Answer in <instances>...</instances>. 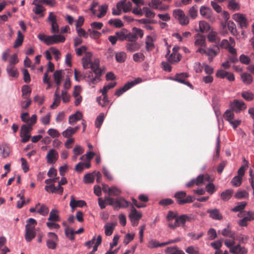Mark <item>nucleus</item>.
<instances>
[{"instance_id": "obj_20", "label": "nucleus", "mask_w": 254, "mask_h": 254, "mask_svg": "<svg viewBox=\"0 0 254 254\" xmlns=\"http://www.w3.org/2000/svg\"><path fill=\"white\" fill-rule=\"evenodd\" d=\"M79 129V127H68L66 130L62 132L63 136L66 138H69L75 133Z\"/></svg>"}, {"instance_id": "obj_5", "label": "nucleus", "mask_w": 254, "mask_h": 254, "mask_svg": "<svg viewBox=\"0 0 254 254\" xmlns=\"http://www.w3.org/2000/svg\"><path fill=\"white\" fill-rule=\"evenodd\" d=\"M230 108L236 113H239L246 109L247 105L246 103L243 101L238 99H234L233 101L231 102L229 104Z\"/></svg>"}, {"instance_id": "obj_40", "label": "nucleus", "mask_w": 254, "mask_h": 254, "mask_svg": "<svg viewBox=\"0 0 254 254\" xmlns=\"http://www.w3.org/2000/svg\"><path fill=\"white\" fill-rule=\"evenodd\" d=\"M247 204V202L242 201L238 202L237 205L232 209V211L237 212L244 210Z\"/></svg>"}, {"instance_id": "obj_24", "label": "nucleus", "mask_w": 254, "mask_h": 254, "mask_svg": "<svg viewBox=\"0 0 254 254\" xmlns=\"http://www.w3.org/2000/svg\"><path fill=\"white\" fill-rule=\"evenodd\" d=\"M6 71L10 76L15 78H17L18 76V72L13 65H8L6 67Z\"/></svg>"}, {"instance_id": "obj_33", "label": "nucleus", "mask_w": 254, "mask_h": 254, "mask_svg": "<svg viewBox=\"0 0 254 254\" xmlns=\"http://www.w3.org/2000/svg\"><path fill=\"white\" fill-rule=\"evenodd\" d=\"M234 112L235 111H233L231 108L227 110L224 114V118L229 122L231 120H234L235 117Z\"/></svg>"}, {"instance_id": "obj_38", "label": "nucleus", "mask_w": 254, "mask_h": 254, "mask_svg": "<svg viewBox=\"0 0 254 254\" xmlns=\"http://www.w3.org/2000/svg\"><path fill=\"white\" fill-rule=\"evenodd\" d=\"M180 60V56L178 53H172L168 58V61L172 64L178 63Z\"/></svg>"}, {"instance_id": "obj_27", "label": "nucleus", "mask_w": 254, "mask_h": 254, "mask_svg": "<svg viewBox=\"0 0 254 254\" xmlns=\"http://www.w3.org/2000/svg\"><path fill=\"white\" fill-rule=\"evenodd\" d=\"M221 234L223 236L229 237L234 240L235 238V233L231 231L229 225L222 230Z\"/></svg>"}, {"instance_id": "obj_12", "label": "nucleus", "mask_w": 254, "mask_h": 254, "mask_svg": "<svg viewBox=\"0 0 254 254\" xmlns=\"http://www.w3.org/2000/svg\"><path fill=\"white\" fill-rule=\"evenodd\" d=\"M219 47L218 45H215L211 48H207L206 55L208 57V61L211 62L213 58L219 53Z\"/></svg>"}, {"instance_id": "obj_30", "label": "nucleus", "mask_w": 254, "mask_h": 254, "mask_svg": "<svg viewBox=\"0 0 254 254\" xmlns=\"http://www.w3.org/2000/svg\"><path fill=\"white\" fill-rule=\"evenodd\" d=\"M241 96L247 101H251L254 99V94L250 91H243Z\"/></svg>"}, {"instance_id": "obj_56", "label": "nucleus", "mask_w": 254, "mask_h": 254, "mask_svg": "<svg viewBox=\"0 0 254 254\" xmlns=\"http://www.w3.org/2000/svg\"><path fill=\"white\" fill-rule=\"evenodd\" d=\"M109 24L111 25H114L116 27L120 28L123 26L124 24L122 21L119 19H110L109 22Z\"/></svg>"}, {"instance_id": "obj_28", "label": "nucleus", "mask_w": 254, "mask_h": 254, "mask_svg": "<svg viewBox=\"0 0 254 254\" xmlns=\"http://www.w3.org/2000/svg\"><path fill=\"white\" fill-rule=\"evenodd\" d=\"M153 42L154 40L153 38L150 36H147L145 42L146 49L147 51H151L154 49V44Z\"/></svg>"}, {"instance_id": "obj_17", "label": "nucleus", "mask_w": 254, "mask_h": 254, "mask_svg": "<svg viewBox=\"0 0 254 254\" xmlns=\"http://www.w3.org/2000/svg\"><path fill=\"white\" fill-rule=\"evenodd\" d=\"M70 198L71 200L69 205L72 210H74L77 207H82L86 205V203L84 200H75L73 195H71Z\"/></svg>"}, {"instance_id": "obj_46", "label": "nucleus", "mask_w": 254, "mask_h": 254, "mask_svg": "<svg viewBox=\"0 0 254 254\" xmlns=\"http://www.w3.org/2000/svg\"><path fill=\"white\" fill-rule=\"evenodd\" d=\"M228 7L229 9L233 11L238 10L240 8L239 4L236 1V0H233L229 2Z\"/></svg>"}, {"instance_id": "obj_54", "label": "nucleus", "mask_w": 254, "mask_h": 254, "mask_svg": "<svg viewBox=\"0 0 254 254\" xmlns=\"http://www.w3.org/2000/svg\"><path fill=\"white\" fill-rule=\"evenodd\" d=\"M242 182V178L238 176L234 177L231 181V183L235 187H239L241 185Z\"/></svg>"}, {"instance_id": "obj_55", "label": "nucleus", "mask_w": 254, "mask_h": 254, "mask_svg": "<svg viewBox=\"0 0 254 254\" xmlns=\"http://www.w3.org/2000/svg\"><path fill=\"white\" fill-rule=\"evenodd\" d=\"M32 130V127L28 125H23L21 127L20 134H29Z\"/></svg>"}, {"instance_id": "obj_50", "label": "nucleus", "mask_w": 254, "mask_h": 254, "mask_svg": "<svg viewBox=\"0 0 254 254\" xmlns=\"http://www.w3.org/2000/svg\"><path fill=\"white\" fill-rule=\"evenodd\" d=\"M22 97L27 99V95H29L31 92V89L28 85H24L22 87Z\"/></svg>"}, {"instance_id": "obj_15", "label": "nucleus", "mask_w": 254, "mask_h": 254, "mask_svg": "<svg viewBox=\"0 0 254 254\" xmlns=\"http://www.w3.org/2000/svg\"><path fill=\"white\" fill-rule=\"evenodd\" d=\"M92 72H93L95 74H97V77H101L102 75V70L99 68V61L97 59L94 60V62H92L91 64H90V67Z\"/></svg>"}, {"instance_id": "obj_58", "label": "nucleus", "mask_w": 254, "mask_h": 254, "mask_svg": "<svg viewBox=\"0 0 254 254\" xmlns=\"http://www.w3.org/2000/svg\"><path fill=\"white\" fill-rule=\"evenodd\" d=\"M47 133L52 138L59 137L60 133L58 130L55 128H50L47 131Z\"/></svg>"}, {"instance_id": "obj_26", "label": "nucleus", "mask_w": 254, "mask_h": 254, "mask_svg": "<svg viewBox=\"0 0 254 254\" xmlns=\"http://www.w3.org/2000/svg\"><path fill=\"white\" fill-rule=\"evenodd\" d=\"M40 3V0H34L33 2V4L36 6L33 9V11L36 14H40L44 10V7L39 4Z\"/></svg>"}, {"instance_id": "obj_48", "label": "nucleus", "mask_w": 254, "mask_h": 254, "mask_svg": "<svg viewBox=\"0 0 254 254\" xmlns=\"http://www.w3.org/2000/svg\"><path fill=\"white\" fill-rule=\"evenodd\" d=\"M49 208L45 204H42L39 209H37V212L43 216L47 215L49 213Z\"/></svg>"}, {"instance_id": "obj_61", "label": "nucleus", "mask_w": 254, "mask_h": 254, "mask_svg": "<svg viewBox=\"0 0 254 254\" xmlns=\"http://www.w3.org/2000/svg\"><path fill=\"white\" fill-rule=\"evenodd\" d=\"M50 51L55 56V60L56 61H58L61 56L60 52L56 48L53 47L50 48Z\"/></svg>"}, {"instance_id": "obj_13", "label": "nucleus", "mask_w": 254, "mask_h": 254, "mask_svg": "<svg viewBox=\"0 0 254 254\" xmlns=\"http://www.w3.org/2000/svg\"><path fill=\"white\" fill-rule=\"evenodd\" d=\"M58 158L59 154L57 151L54 149L50 150L46 156L47 163L49 164L55 163Z\"/></svg>"}, {"instance_id": "obj_3", "label": "nucleus", "mask_w": 254, "mask_h": 254, "mask_svg": "<svg viewBox=\"0 0 254 254\" xmlns=\"http://www.w3.org/2000/svg\"><path fill=\"white\" fill-rule=\"evenodd\" d=\"M190 216L186 214H183L176 218V221L174 223L170 222L168 225L170 228L175 229L180 226H184L187 222L190 221Z\"/></svg>"}, {"instance_id": "obj_44", "label": "nucleus", "mask_w": 254, "mask_h": 254, "mask_svg": "<svg viewBox=\"0 0 254 254\" xmlns=\"http://www.w3.org/2000/svg\"><path fill=\"white\" fill-rule=\"evenodd\" d=\"M163 244L159 243L158 241L156 240H150L148 244V247L151 249L157 248V247H161L165 246V245H162Z\"/></svg>"}, {"instance_id": "obj_11", "label": "nucleus", "mask_w": 254, "mask_h": 254, "mask_svg": "<svg viewBox=\"0 0 254 254\" xmlns=\"http://www.w3.org/2000/svg\"><path fill=\"white\" fill-rule=\"evenodd\" d=\"M65 37L61 35L54 34L51 36H48V39L47 40V45H51L53 44H58L59 43H64L65 41Z\"/></svg>"}, {"instance_id": "obj_14", "label": "nucleus", "mask_w": 254, "mask_h": 254, "mask_svg": "<svg viewBox=\"0 0 254 254\" xmlns=\"http://www.w3.org/2000/svg\"><path fill=\"white\" fill-rule=\"evenodd\" d=\"M233 18L239 23L241 27L246 28L248 25V22L246 18L243 14L237 13L233 15Z\"/></svg>"}, {"instance_id": "obj_1", "label": "nucleus", "mask_w": 254, "mask_h": 254, "mask_svg": "<svg viewBox=\"0 0 254 254\" xmlns=\"http://www.w3.org/2000/svg\"><path fill=\"white\" fill-rule=\"evenodd\" d=\"M36 225L37 222L33 218H29L26 220L25 239L27 242H30L35 237V226Z\"/></svg>"}, {"instance_id": "obj_19", "label": "nucleus", "mask_w": 254, "mask_h": 254, "mask_svg": "<svg viewBox=\"0 0 254 254\" xmlns=\"http://www.w3.org/2000/svg\"><path fill=\"white\" fill-rule=\"evenodd\" d=\"M208 41L214 43L215 45H218L220 43V38L218 36V33L215 31H210L207 35Z\"/></svg>"}, {"instance_id": "obj_32", "label": "nucleus", "mask_w": 254, "mask_h": 254, "mask_svg": "<svg viewBox=\"0 0 254 254\" xmlns=\"http://www.w3.org/2000/svg\"><path fill=\"white\" fill-rule=\"evenodd\" d=\"M243 160L244 162V164L242 165L238 171V175L242 178L245 174V170L248 168L249 162L246 160L245 158L244 157Z\"/></svg>"}, {"instance_id": "obj_64", "label": "nucleus", "mask_w": 254, "mask_h": 254, "mask_svg": "<svg viewBox=\"0 0 254 254\" xmlns=\"http://www.w3.org/2000/svg\"><path fill=\"white\" fill-rule=\"evenodd\" d=\"M186 252L188 254H198L199 251L197 248L193 246H189L186 249Z\"/></svg>"}, {"instance_id": "obj_49", "label": "nucleus", "mask_w": 254, "mask_h": 254, "mask_svg": "<svg viewBox=\"0 0 254 254\" xmlns=\"http://www.w3.org/2000/svg\"><path fill=\"white\" fill-rule=\"evenodd\" d=\"M102 242V236L98 235L97 236L95 245L93 246V250L91 252H89L88 254H94V253L97 251L98 247Z\"/></svg>"}, {"instance_id": "obj_37", "label": "nucleus", "mask_w": 254, "mask_h": 254, "mask_svg": "<svg viewBox=\"0 0 254 254\" xmlns=\"http://www.w3.org/2000/svg\"><path fill=\"white\" fill-rule=\"evenodd\" d=\"M115 224L114 223H107L104 226L105 227V234L107 236H111L114 229Z\"/></svg>"}, {"instance_id": "obj_39", "label": "nucleus", "mask_w": 254, "mask_h": 254, "mask_svg": "<svg viewBox=\"0 0 254 254\" xmlns=\"http://www.w3.org/2000/svg\"><path fill=\"white\" fill-rule=\"evenodd\" d=\"M200 13L205 18H208L211 16V10L209 8L201 6L200 9Z\"/></svg>"}, {"instance_id": "obj_7", "label": "nucleus", "mask_w": 254, "mask_h": 254, "mask_svg": "<svg viewBox=\"0 0 254 254\" xmlns=\"http://www.w3.org/2000/svg\"><path fill=\"white\" fill-rule=\"evenodd\" d=\"M142 214L136 210L133 205L130 208V212L129 214V218L132 223V225L136 226L138 224L139 220L141 218Z\"/></svg>"}, {"instance_id": "obj_60", "label": "nucleus", "mask_w": 254, "mask_h": 254, "mask_svg": "<svg viewBox=\"0 0 254 254\" xmlns=\"http://www.w3.org/2000/svg\"><path fill=\"white\" fill-rule=\"evenodd\" d=\"M142 10L145 12V16L147 18H153L155 15V12L150 10L147 7H143Z\"/></svg>"}, {"instance_id": "obj_25", "label": "nucleus", "mask_w": 254, "mask_h": 254, "mask_svg": "<svg viewBox=\"0 0 254 254\" xmlns=\"http://www.w3.org/2000/svg\"><path fill=\"white\" fill-rule=\"evenodd\" d=\"M140 48V45L136 41L128 43L126 45L127 50L129 52L137 51Z\"/></svg>"}, {"instance_id": "obj_8", "label": "nucleus", "mask_w": 254, "mask_h": 254, "mask_svg": "<svg viewBox=\"0 0 254 254\" xmlns=\"http://www.w3.org/2000/svg\"><path fill=\"white\" fill-rule=\"evenodd\" d=\"M174 17L177 18L181 25H187L189 22L188 17L185 15L184 11L181 9H176L173 11Z\"/></svg>"}, {"instance_id": "obj_4", "label": "nucleus", "mask_w": 254, "mask_h": 254, "mask_svg": "<svg viewBox=\"0 0 254 254\" xmlns=\"http://www.w3.org/2000/svg\"><path fill=\"white\" fill-rule=\"evenodd\" d=\"M212 180L208 174L199 175L196 179H192L186 184L188 188L192 187L195 184L197 186H200L205 182H210Z\"/></svg>"}, {"instance_id": "obj_10", "label": "nucleus", "mask_w": 254, "mask_h": 254, "mask_svg": "<svg viewBox=\"0 0 254 254\" xmlns=\"http://www.w3.org/2000/svg\"><path fill=\"white\" fill-rule=\"evenodd\" d=\"M49 239L47 241V246L49 249L54 250L57 247V242L58 241L57 235L54 233L49 232L48 234Z\"/></svg>"}, {"instance_id": "obj_36", "label": "nucleus", "mask_w": 254, "mask_h": 254, "mask_svg": "<svg viewBox=\"0 0 254 254\" xmlns=\"http://www.w3.org/2000/svg\"><path fill=\"white\" fill-rule=\"evenodd\" d=\"M24 36L20 31L17 32V37L15 41L14 48H17L20 46L23 43Z\"/></svg>"}, {"instance_id": "obj_34", "label": "nucleus", "mask_w": 254, "mask_h": 254, "mask_svg": "<svg viewBox=\"0 0 254 254\" xmlns=\"http://www.w3.org/2000/svg\"><path fill=\"white\" fill-rule=\"evenodd\" d=\"M166 252L168 254H185L182 250H179L176 247L167 248Z\"/></svg>"}, {"instance_id": "obj_16", "label": "nucleus", "mask_w": 254, "mask_h": 254, "mask_svg": "<svg viewBox=\"0 0 254 254\" xmlns=\"http://www.w3.org/2000/svg\"><path fill=\"white\" fill-rule=\"evenodd\" d=\"M92 71H89L88 73H86L85 75H84L83 78H87V81L90 85H95L97 83H98L101 79L100 77H97V74H95V77H93Z\"/></svg>"}, {"instance_id": "obj_47", "label": "nucleus", "mask_w": 254, "mask_h": 254, "mask_svg": "<svg viewBox=\"0 0 254 254\" xmlns=\"http://www.w3.org/2000/svg\"><path fill=\"white\" fill-rule=\"evenodd\" d=\"M104 119V114L100 113L97 117L95 121V126L97 128H100Z\"/></svg>"}, {"instance_id": "obj_41", "label": "nucleus", "mask_w": 254, "mask_h": 254, "mask_svg": "<svg viewBox=\"0 0 254 254\" xmlns=\"http://www.w3.org/2000/svg\"><path fill=\"white\" fill-rule=\"evenodd\" d=\"M232 190H227L221 193V198L224 201H226L230 199L233 193Z\"/></svg>"}, {"instance_id": "obj_45", "label": "nucleus", "mask_w": 254, "mask_h": 254, "mask_svg": "<svg viewBox=\"0 0 254 254\" xmlns=\"http://www.w3.org/2000/svg\"><path fill=\"white\" fill-rule=\"evenodd\" d=\"M227 26L228 29L231 32V34L233 35H236L237 34V31L236 28V25L235 23L231 21H229L227 22Z\"/></svg>"}, {"instance_id": "obj_29", "label": "nucleus", "mask_w": 254, "mask_h": 254, "mask_svg": "<svg viewBox=\"0 0 254 254\" xmlns=\"http://www.w3.org/2000/svg\"><path fill=\"white\" fill-rule=\"evenodd\" d=\"M194 45L196 46L206 47L205 37L203 35H198L196 39Z\"/></svg>"}, {"instance_id": "obj_62", "label": "nucleus", "mask_w": 254, "mask_h": 254, "mask_svg": "<svg viewBox=\"0 0 254 254\" xmlns=\"http://www.w3.org/2000/svg\"><path fill=\"white\" fill-rule=\"evenodd\" d=\"M137 39V37L134 33H131L130 32H127V36L126 40L129 41L130 42L136 41Z\"/></svg>"}, {"instance_id": "obj_2", "label": "nucleus", "mask_w": 254, "mask_h": 254, "mask_svg": "<svg viewBox=\"0 0 254 254\" xmlns=\"http://www.w3.org/2000/svg\"><path fill=\"white\" fill-rule=\"evenodd\" d=\"M174 197L176 199L177 203L179 205H184L186 203L192 202L194 198L191 195H187L184 191H179L174 194Z\"/></svg>"}, {"instance_id": "obj_63", "label": "nucleus", "mask_w": 254, "mask_h": 254, "mask_svg": "<svg viewBox=\"0 0 254 254\" xmlns=\"http://www.w3.org/2000/svg\"><path fill=\"white\" fill-rule=\"evenodd\" d=\"M249 196V193L246 190H241L237 192L235 196L236 198L238 199H241L243 198L248 197Z\"/></svg>"}, {"instance_id": "obj_9", "label": "nucleus", "mask_w": 254, "mask_h": 254, "mask_svg": "<svg viewBox=\"0 0 254 254\" xmlns=\"http://www.w3.org/2000/svg\"><path fill=\"white\" fill-rule=\"evenodd\" d=\"M141 81V78H137L134 81L131 82H128L123 87H121L118 90L115 92V95L117 96H120L122 94H123L125 92L130 89L131 87L133 86L136 84L139 83Z\"/></svg>"}, {"instance_id": "obj_22", "label": "nucleus", "mask_w": 254, "mask_h": 254, "mask_svg": "<svg viewBox=\"0 0 254 254\" xmlns=\"http://www.w3.org/2000/svg\"><path fill=\"white\" fill-rule=\"evenodd\" d=\"M230 252L234 254H247L248 251L244 247L237 245L230 249Z\"/></svg>"}, {"instance_id": "obj_21", "label": "nucleus", "mask_w": 254, "mask_h": 254, "mask_svg": "<svg viewBox=\"0 0 254 254\" xmlns=\"http://www.w3.org/2000/svg\"><path fill=\"white\" fill-rule=\"evenodd\" d=\"M129 202L123 197L116 198V209L126 208L129 205Z\"/></svg>"}, {"instance_id": "obj_57", "label": "nucleus", "mask_w": 254, "mask_h": 254, "mask_svg": "<svg viewBox=\"0 0 254 254\" xmlns=\"http://www.w3.org/2000/svg\"><path fill=\"white\" fill-rule=\"evenodd\" d=\"M65 234L70 240H73L74 239L75 232L71 228H67L65 229Z\"/></svg>"}, {"instance_id": "obj_59", "label": "nucleus", "mask_w": 254, "mask_h": 254, "mask_svg": "<svg viewBox=\"0 0 254 254\" xmlns=\"http://www.w3.org/2000/svg\"><path fill=\"white\" fill-rule=\"evenodd\" d=\"M189 14L190 16L194 19L197 15V7L196 5H193L189 9Z\"/></svg>"}, {"instance_id": "obj_52", "label": "nucleus", "mask_w": 254, "mask_h": 254, "mask_svg": "<svg viewBox=\"0 0 254 254\" xmlns=\"http://www.w3.org/2000/svg\"><path fill=\"white\" fill-rule=\"evenodd\" d=\"M108 5L106 4L101 5L99 9L100 13L97 15V17L99 18L103 17L107 13Z\"/></svg>"}, {"instance_id": "obj_23", "label": "nucleus", "mask_w": 254, "mask_h": 254, "mask_svg": "<svg viewBox=\"0 0 254 254\" xmlns=\"http://www.w3.org/2000/svg\"><path fill=\"white\" fill-rule=\"evenodd\" d=\"M82 114L80 112H76L75 114L71 115L69 117V124L73 125L74 123L81 119Z\"/></svg>"}, {"instance_id": "obj_6", "label": "nucleus", "mask_w": 254, "mask_h": 254, "mask_svg": "<svg viewBox=\"0 0 254 254\" xmlns=\"http://www.w3.org/2000/svg\"><path fill=\"white\" fill-rule=\"evenodd\" d=\"M189 76L188 73L182 72L177 73L174 77L171 78V79L179 83L185 84L190 88L193 89L192 84L190 82L186 80Z\"/></svg>"}, {"instance_id": "obj_53", "label": "nucleus", "mask_w": 254, "mask_h": 254, "mask_svg": "<svg viewBox=\"0 0 254 254\" xmlns=\"http://www.w3.org/2000/svg\"><path fill=\"white\" fill-rule=\"evenodd\" d=\"M94 176L93 174L88 173L84 176V182L85 184L92 183L94 181Z\"/></svg>"}, {"instance_id": "obj_18", "label": "nucleus", "mask_w": 254, "mask_h": 254, "mask_svg": "<svg viewBox=\"0 0 254 254\" xmlns=\"http://www.w3.org/2000/svg\"><path fill=\"white\" fill-rule=\"evenodd\" d=\"M207 213L209 214V217L214 220H221L223 216L218 209H208Z\"/></svg>"}, {"instance_id": "obj_43", "label": "nucleus", "mask_w": 254, "mask_h": 254, "mask_svg": "<svg viewBox=\"0 0 254 254\" xmlns=\"http://www.w3.org/2000/svg\"><path fill=\"white\" fill-rule=\"evenodd\" d=\"M127 55L124 52H120L116 54V60L118 63H124L126 59Z\"/></svg>"}, {"instance_id": "obj_31", "label": "nucleus", "mask_w": 254, "mask_h": 254, "mask_svg": "<svg viewBox=\"0 0 254 254\" xmlns=\"http://www.w3.org/2000/svg\"><path fill=\"white\" fill-rule=\"evenodd\" d=\"M243 82L246 84H250L253 82L252 76L248 73H243L241 75Z\"/></svg>"}, {"instance_id": "obj_42", "label": "nucleus", "mask_w": 254, "mask_h": 254, "mask_svg": "<svg viewBox=\"0 0 254 254\" xmlns=\"http://www.w3.org/2000/svg\"><path fill=\"white\" fill-rule=\"evenodd\" d=\"M127 32V30L126 29L123 28L120 31L117 32L116 33V36L118 39L120 41L125 40Z\"/></svg>"}, {"instance_id": "obj_51", "label": "nucleus", "mask_w": 254, "mask_h": 254, "mask_svg": "<svg viewBox=\"0 0 254 254\" xmlns=\"http://www.w3.org/2000/svg\"><path fill=\"white\" fill-rule=\"evenodd\" d=\"M145 59V56L142 53H137L133 55V60L135 62H141Z\"/></svg>"}, {"instance_id": "obj_35", "label": "nucleus", "mask_w": 254, "mask_h": 254, "mask_svg": "<svg viewBox=\"0 0 254 254\" xmlns=\"http://www.w3.org/2000/svg\"><path fill=\"white\" fill-rule=\"evenodd\" d=\"M58 213V212L57 210L52 209L50 213L48 220L54 222L59 221L60 220V218Z\"/></svg>"}]
</instances>
